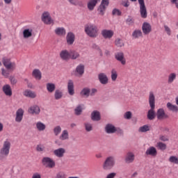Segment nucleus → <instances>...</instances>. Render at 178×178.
<instances>
[{
  "label": "nucleus",
  "mask_w": 178,
  "mask_h": 178,
  "mask_svg": "<svg viewBox=\"0 0 178 178\" xmlns=\"http://www.w3.org/2000/svg\"><path fill=\"white\" fill-rule=\"evenodd\" d=\"M149 105L150 109L147 112V119L149 120H154L156 117L155 113V95H154V92H149Z\"/></svg>",
  "instance_id": "obj_1"
},
{
  "label": "nucleus",
  "mask_w": 178,
  "mask_h": 178,
  "mask_svg": "<svg viewBox=\"0 0 178 178\" xmlns=\"http://www.w3.org/2000/svg\"><path fill=\"white\" fill-rule=\"evenodd\" d=\"M11 147L12 143L10 139H6L0 149V158H6V156H8Z\"/></svg>",
  "instance_id": "obj_2"
},
{
  "label": "nucleus",
  "mask_w": 178,
  "mask_h": 178,
  "mask_svg": "<svg viewBox=\"0 0 178 178\" xmlns=\"http://www.w3.org/2000/svg\"><path fill=\"white\" fill-rule=\"evenodd\" d=\"M85 33L90 38H97L99 29H98V26L95 24H88L85 26Z\"/></svg>",
  "instance_id": "obj_3"
},
{
  "label": "nucleus",
  "mask_w": 178,
  "mask_h": 178,
  "mask_svg": "<svg viewBox=\"0 0 178 178\" xmlns=\"http://www.w3.org/2000/svg\"><path fill=\"white\" fill-rule=\"evenodd\" d=\"M42 165L44 168H47L48 169H54L55 166H56V163H55V161L49 156H44L42 159Z\"/></svg>",
  "instance_id": "obj_4"
},
{
  "label": "nucleus",
  "mask_w": 178,
  "mask_h": 178,
  "mask_svg": "<svg viewBox=\"0 0 178 178\" xmlns=\"http://www.w3.org/2000/svg\"><path fill=\"white\" fill-rule=\"evenodd\" d=\"M113 166H115V157L113 156L107 157L103 163V169L104 170H111Z\"/></svg>",
  "instance_id": "obj_5"
},
{
  "label": "nucleus",
  "mask_w": 178,
  "mask_h": 178,
  "mask_svg": "<svg viewBox=\"0 0 178 178\" xmlns=\"http://www.w3.org/2000/svg\"><path fill=\"white\" fill-rule=\"evenodd\" d=\"M138 1L139 3L140 17H142V19H147L148 13L147 12V7L145 6L144 0H138Z\"/></svg>",
  "instance_id": "obj_6"
},
{
  "label": "nucleus",
  "mask_w": 178,
  "mask_h": 178,
  "mask_svg": "<svg viewBox=\"0 0 178 178\" xmlns=\"http://www.w3.org/2000/svg\"><path fill=\"white\" fill-rule=\"evenodd\" d=\"M3 64L8 70H14L16 67V64L15 63H11L10 59L9 58H3Z\"/></svg>",
  "instance_id": "obj_7"
},
{
  "label": "nucleus",
  "mask_w": 178,
  "mask_h": 178,
  "mask_svg": "<svg viewBox=\"0 0 178 178\" xmlns=\"http://www.w3.org/2000/svg\"><path fill=\"white\" fill-rule=\"evenodd\" d=\"M108 5L109 0H102V3L98 8V10L102 16L105 15V10H106V8H108Z\"/></svg>",
  "instance_id": "obj_8"
},
{
  "label": "nucleus",
  "mask_w": 178,
  "mask_h": 178,
  "mask_svg": "<svg viewBox=\"0 0 178 178\" xmlns=\"http://www.w3.org/2000/svg\"><path fill=\"white\" fill-rule=\"evenodd\" d=\"M42 20L45 24H52V23H54V21L52 20V18H51V15H49V12H44L42 13Z\"/></svg>",
  "instance_id": "obj_9"
},
{
  "label": "nucleus",
  "mask_w": 178,
  "mask_h": 178,
  "mask_svg": "<svg viewBox=\"0 0 178 178\" xmlns=\"http://www.w3.org/2000/svg\"><path fill=\"white\" fill-rule=\"evenodd\" d=\"M142 31L145 35H148L152 31V26L148 22H144L142 26Z\"/></svg>",
  "instance_id": "obj_10"
},
{
  "label": "nucleus",
  "mask_w": 178,
  "mask_h": 178,
  "mask_svg": "<svg viewBox=\"0 0 178 178\" xmlns=\"http://www.w3.org/2000/svg\"><path fill=\"white\" fill-rule=\"evenodd\" d=\"M156 118L158 120H163V119H168L169 115L165 113V110H163V108H159L156 112Z\"/></svg>",
  "instance_id": "obj_11"
},
{
  "label": "nucleus",
  "mask_w": 178,
  "mask_h": 178,
  "mask_svg": "<svg viewBox=\"0 0 178 178\" xmlns=\"http://www.w3.org/2000/svg\"><path fill=\"white\" fill-rule=\"evenodd\" d=\"M115 58L116 60L120 62L121 65H126V58H124V54L123 52H117L115 54Z\"/></svg>",
  "instance_id": "obj_12"
},
{
  "label": "nucleus",
  "mask_w": 178,
  "mask_h": 178,
  "mask_svg": "<svg viewBox=\"0 0 178 178\" xmlns=\"http://www.w3.org/2000/svg\"><path fill=\"white\" fill-rule=\"evenodd\" d=\"M53 154L57 158H63L65 156V154H66V149L63 147H60L54 150Z\"/></svg>",
  "instance_id": "obj_13"
},
{
  "label": "nucleus",
  "mask_w": 178,
  "mask_h": 178,
  "mask_svg": "<svg viewBox=\"0 0 178 178\" xmlns=\"http://www.w3.org/2000/svg\"><path fill=\"white\" fill-rule=\"evenodd\" d=\"M74 40H76V35L72 32H69L66 36V41L67 45H73L74 42Z\"/></svg>",
  "instance_id": "obj_14"
},
{
  "label": "nucleus",
  "mask_w": 178,
  "mask_h": 178,
  "mask_svg": "<svg viewBox=\"0 0 178 178\" xmlns=\"http://www.w3.org/2000/svg\"><path fill=\"white\" fill-rule=\"evenodd\" d=\"M60 58L62 60H70V51L67 49H63L60 52Z\"/></svg>",
  "instance_id": "obj_15"
},
{
  "label": "nucleus",
  "mask_w": 178,
  "mask_h": 178,
  "mask_svg": "<svg viewBox=\"0 0 178 178\" xmlns=\"http://www.w3.org/2000/svg\"><path fill=\"white\" fill-rule=\"evenodd\" d=\"M23 115H24V111L23 108H19L16 112L15 122L20 123L23 120Z\"/></svg>",
  "instance_id": "obj_16"
},
{
  "label": "nucleus",
  "mask_w": 178,
  "mask_h": 178,
  "mask_svg": "<svg viewBox=\"0 0 178 178\" xmlns=\"http://www.w3.org/2000/svg\"><path fill=\"white\" fill-rule=\"evenodd\" d=\"M114 32L112 30L104 29L102 31V35L104 38L111 40L113 37Z\"/></svg>",
  "instance_id": "obj_17"
},
{
  "label": "nucleus",
  "mask_w": 178,
  "mask_h": 178,
  "mask_svg": "<svg viewBox=\"0 0 178 178\" xmlns=\"http://www.w3.org/2000/svg\"><path fill=\"white\" fill-rule=\"evenodd\" d=\"M29 113L31 115H38L40 112V107L37 105H33L28 109Z\"/></svg>",
  "instance_id": "obj_18"
},
{
  "label": "nucleus",
  "mask_w": 178,
  "mask_h": 178,
  "mask_svg": "<svg viewBox=\"0 0 178 178\" xmlns=\"http://www.w3.org/2000/svg\"><path fill=\"white\" fill-rule=\"evenodd\" d=\"M3 92L7 97H12V88L10 87V85L6 84L2 88Z\"/></svg>",
  "instance_id": "obj_19"
},
{
  "label": "nucleus",
  "mask_w": 178,
  "mask_h": 178,
  "mask_svg": "<svg viewBox=\"0 0 178 178\" xmlns=\"http://www.w3.org/2000/svg\"><path fill=\"white\" fill-rule=\"evenodd\" d=\"M135 158H136V156H134V153L128 152L125 156L126 163H133V162H134Z\"/></svg>",
  "instance_id": "obj_20"
},
{
  "label": "nucleus",
  "mask_w": 178,
  "mask_h": 178,
  "mask_svg": "<svg viewBox=\"0 0 178 178\" xmlns=\"http://www.w3.org/2000/svg\"><path fill=\"white\" fill-rule=\"evenodd\" d=\"M145 154L150 156H156V155H158V152L156 151V148L154 147H150L146 150Z\"/></svg>",
  "instance_id": "obj_21"
},
{
  "label": "nucleus",
  "mask_w": 178,
  "mask_h": 178,
  "mask_svg": "<svg viewBox=\"0 0 178 178\" xmlns=\"http://www.w3.org/2000/svg\"><path fill=\"white\" fill-rule=\"evenodd\" d=\"M98 79L101 84H108V76L104 73H100L98 75Z\"/></svg>",
  "instance_id": "obj_22"
},
{
  "label": "nucleus",
  "mask_w": 178,
  "mask_h": 178,
  "mask_svg": "<svg viewBox=\"0 0 178 178\" xmlns=\"http://www.w3.org/2000/svg\"><path fill=\"white\" fill-rule=\"evenodd\" d=\"M67 90L70 95H74V84L73 83V81L70 80L68 81Z\"/></svg>",
  "instance_id": "obj_23"
},
{
  "label": "nucleus",
  "mask_w": 178,
  "mask_h": 178,
  "mask_svg": "<svg viewBox=\"0 0 178 178\" xmlns=\"http://www.w3.org/2000/svg\"><path fill=\"white\" fill-rule=\"evenodd\" d=\"M23 37L24 38H30L33 37V29H26L23 31Z\"/></svg>",
  "instance_id": "obj_24"
},
{
  "label": "nucleus",
  "mask_w": 178,
  "mask_h": 178,
  "mask_svg": "<svg viewBox=\"0 0 178 178\" xmlns=\"http://www.w3.org/2000/svg\"><path fill=\"white\" fill-rule=\"evenodd\" d=\"M141 37H143V31H141L140 29H136L132 33V38L135 40L141 38Z\"/></svg>",
  "instance_id": "obj_25"
},
{
  "label": "nucleus",
  "mask_w": 178,
  "mask_h": 178,
  "mask_svg": "<svg viewBox=\"0 0 178 178\" xmlns=\"http://www.w3.org/2000/svg\"><path fill=\"white\" fill-rule=\"evenodd\" d=\"M46 88L48 92L52 93L56 89V86L53 83H47L46 84Z\"/></svg>",
  "instance_id": "obj_26"
},
{
  "label": "nucleus",
  "mask_w": 178,
  "mask_h": 178,
  "mask_svg": "<svg viewBox=\"0 0 178 178\" xmlns=\"http://www.w3.org/2000/svg\"><path fill=\"white\" fill-rule=\"evenodd\" d=\"M105 129L108 134H112L116 131V128L115 127V126L111 124H107Z\"/></svg>",
  "instance_id": "obj_27"
},
{
  "label": "nucleus",
  "mask_w": 178,
  "mask_h": 178,
  "mask_svg": "<svg viewBox=\"0 0 178 178\" xmlns=\"http://www.w3.org/2000/svg\"><path fill=\"white\" fill-rule=\"evenodd\" d=\"M32 76L35 78L36 80H41L42 78V74L41 71L38 69L33 70L32 72Z\"/></svg>",
  "instance_id": "obj_28"
},
{
  "label": "nucleus",
  "mask_w": 178,
  "mask_h": 178,
  "mask_svg": "<svg viewBox=\"0 0 178 178\" xmlns=\"http://www.w3.org/2000/svg\"><path fill=\"white\" fill-rule=\"evenodd\" d=\"M79 56H80V53H79L77 51L71 50L70 51V59L76 60V59L79 58Z\"/></svg>",
  "instance_id": "obj_29"
},
{
  "label": "nucleus",
  "mask_w": 178,
  "mask_h": 178,
  "mask_svg": "<svg viewBox=\"0 0 178 178\" xmlns=\"http://www.w3.org/2000/svg\"><path fill=\"white\" fill-rule=\"evenodd\" d=\"M55 33L56 35H59L60 37H63L64 35H66V30L64 28L56 29Z\"/></svg>",
  "instance_id": "obj_30"
},
{
  "label": "nucleus",
  "mask_w": 178,
  "mask_h": 178,
  "mask_svg": "<svg viewBox=\"0 0 178 178\" xmlns=\"http://www.w3.org/2000/svg\"><path fill=\"white\" fill-rule=\"evenodd\" d=\"M167 108L169 111H171V112H175L176 113L178 112V106L170 102L167 103Z\"/></svg>",
  "instance_id": "obj_31"
},
{
  "label": "nucleus",
  "mask_w": 178,
  "mask_h": 178,
  "mask_svg": "<svg viewBox=\"0 0 178 178\" xmlns=\"http://www.w3.org/2000/svg\"><path fill=\"white\" fill-rule=\"evenodd\" d=\"M177 77V74L175 73V72H172L168 75V84H172V83H173V81H175V80H176Z\"/></svg>",
  "instance_id": "obj_32"
},
{
  "label": "nucleus",
  "mask_w": 178,
  "mask_h": 178,
  "mask_svg": "<svg viewBox=\"0 0 178 178\" xmlns=\"http://www.w3.org/2000/svg\"><path fill=\"white\" fill-rule=\"evenodd\" d=\"M24 95L28 98H35L37 97V94L35 92L29 90L24 91Z\"/></svg>",
  "instance_id": "obj_33"
},
{
  "label": "nucleus",
  "mask_w": 178,
  "mask_h": 178,
  "mask_svg": "<svg viewBox=\"0 0 178 178\" xmlns=\"http://www.w3.org/2000/svg\"><path fill=\"white\" fill-rule=\"evenodd\" d=\"M97 3H98V2L96 0H90L88 3V8L89 10H94Z\"/></svg>",
  "instance_id": "obj_34"
},
{
  "label": "nucleus",
  "mask_w": 178,
  "mask_h": 178,
  "mask_svg": "<svg viewBox=\"0 0 178 178\" xmlns=\"http://www.w3.org/2000/svg\"><path fill=\"white\" fill-rule=\"evenodd\" d=\"M67 1L68 2H70L71 5H74V6H81V7L84 6V4H83V1L80 0H67Z\"/></svg>",
  "instance_id": "obj_35"
},
{
  "label": "nucleus",
  "mask_w": 178,
  "mask_h": 178,
  "mask_svg": "<svg viewBox=\"0 0 178 178\" xmlns=\"http://www.w3.org/2000/svg\"><path fill=\"white\" fill-rule=\"evenodd\" d=\"M36 129L38 130V131H44L45 129H47V126L45 124L41 122H38L36 123Z\"/></svg>",
  "instance_id": "obj_36"
},
{
  "label": "nucleus",
  "mask_w": 178,
  "mask_h": 178,
  "mask_svg": "<svg viewBox=\"0 0 178 178\" xmlns=\"http://www.w3.org/2000/svg\"><path fill=\"white\" fill-rule=\"evenodd\" d=\"M59 139L62 141H65V140H69V132H67V130L63 131L61 135L59 137Z\"/></svg>",
  "instance_id": "obj_37"
},
{
  "label": "nucleus",
  "mask_w": 178,
  "mask_h": 178,
  "mask_svg": "<svg viewBox=\"0 0 178 178\" xmlns=\"http://www.w3.org/2000/svg\"><path fill=\"white\" fill-rule=\"evenodd\" d=\"M92 120H101V115H99V112L98 111H93L92 113Z\"/></svg>",
  "instance_id": "obj_38"
},
{
  "label": "nucleus",
  "mask_w": 178,
  "mask_h": 178,
  "mask_svg": "<svg viewBox=\"0 0 178 178\" xmlns=\"http://www.w3.org/2000/svg\"><path fill=\"white\" fill-rule=\"evenodd\" d=\"M76 72L80 76H82V74H84V65H78L76 68Z\"/></svg>",
  "instance_id": "obj_39"
},
{
  "label": "nucleus",
  "mask_w": 178,
  "mask_h": 178,
  "mask_svg": "<svg viewBox=\"0 0 178 178\" xmlns=\"http://www.w3.org/2000/svg\"><path fill=\"white\" fill-rule=\"evenodd\" d=\"M170 163H174V165H178V157L177 156H170L168 159Z\"/></svg>",
  "instance_id": "obj_40"
},
{
  "label": "nucleus",
  "mask_w": 178,
  "mask_h": 178,
  "mask_svg": "<svg viewBox=\"0 0 178 178\" xmlns=\"http://www.w3.org/2000/svg\"><path fill=\"white\" fill-rule=\"evenodd\" d=\"M118 79V71L115 69L111 70V80L112 81H116Z\"/></svg>",
  "instance_id": "obj_41"
},
{
  "label": "nucleus",
  "mask_w": 178,
  "mask_h": 178,
  "mask_svg": "<svg viewBox=\"0 0 178 178\" xmlns=\"http://www.w3.org/2000/svg\"><path fill=\"white\" fill-rule=\"evenodd\" d=\"M63 96V94L62 93V91L59 90H56L54 93V98L55 99H60Z\"/></svg>",
  "instance_id": "obj_42"
},
{
  "label": "nucleus",
  "mask_w": 178,
  "mask_h": 178,
  "mask_svg": "<svg viewBox=\"0 0 178 178\" xmlns=\"http://www.w3.org/2000/svg\"><path fill=\"white\" fill-rule=\"evenodd\" d=\"M138 131L139 133H146V131H149V126L143 125L139 128Z\"/></svg>",
  "instance_id": "obj_43"
},
{
  "label": "nucleus",
  "mask_w": 178,
  "mask_h": 178,
  "mask_svg": "<svg viewBox=\"0 0 178 178\" xmlns=\"http://www.w3.org/2000/svg\"><path fill=\"white\" fill-rule=\"evenodd\" d=\"M115 45H116V47L122 48V47L124 46V43L123 42V40H122L121 39L117 38L115 40Z\"/></svg>",
  "instance_id": "obj_44"
},
{
  "label": "nucleus",
  "mask_w": 178,
  "mask_h": 178,
  "mask_svg": "<svg viewBox=\"0 0 178 178\" xmlns=\"http://www.w3.org/2000/svg\"><path fill=\"white\" fill-rule=\"evenodd\" d=\"M81 95H84L85 97L90 96V89L85 88L81 92Z\"/></svg>",
  "instance_id": "obj_45"
},
{
  "label": "nucleus",
  "mask_w": 178,
  "mask_h": 178,
  "mask_svg": "<svg viewBox=\"0 0 178 178\" xmlns=\"http://www.w3.org/2000/svg\"><path fill=\"white\" fill-rule=\"evenodd\" d=\"M159 149H161V151H165L166 149V144L162 143V142H159L157 143V146Z\"/></svg>",
  "instance_id": "obj_46"
},
{
  "label": "nucleus",
  "mask_w": 178,
  "mask_h": 178,
  "mask_svg": "<svg viewBox=\"0 0 178 178\" xmlns=\"http://www.w3.org/2000/svg\"><path fill=\"white\" fill-rule=\"evenodd\" d=\"M60 131H62V128L60 127V126H57L54 127V133L55 136H59V134H60Z\"/></svg>",
  "instance_id": "obj_47"
},
{
  "label": "nucleus",
  "mask_w": 178,
  "mask_h": 178,
  "mask_svg": "<svg viewBox=\"0 0 178 178\" xmlns=\"http://www.w3.org/2000/svg\"><path fill=\"white\" fill-rule=\"evenodd\" d=\"M67 175L66 173L63 171H60L56 173V178H66Z\"/></svg>",
  "instance_id": "obj_48"
},
{
  "label": "nucleus",
  "mask_w": 178,
  "mask_h": 178,
  "mask_svg": "<svg viewBox=\"0 0 178 178\" xmlns=\"http://www.w3.org/2000/svg\"><path fill=\"white\" fill-rule=\"evenodd\" d=\"M112 15L113 16H122V11L118 8H114L112 11Z\"/></svg>",
  "instance_id": "obj_49"
},
{
  "label": "nucleus",
  "mask_w": 178,
  "mask_h": 178,
  "mask_svg": "<svg viewBox=\"0 0 178 178\" xmlns=\"http://www.w3.org/2000/svg\"><path fill=\"white\" fill-rule=\"evenodd\" d=\"M74 111L75 115H81V112H83V107H81V106L79 105L75 108Z\"/></svg>",
  "instance_id": "obj_50"
},
{
  "label": "nucleus",
  "mask_w": 178,
  "mask_h": 178,
  "mask_svg": "<svg viewBox=\"0 0 178 178\" xmlns=\"http://www.w3.org/2000/svg\"><path fill=\"white\" fill-rule=\"evenodd\" d=\"M86 131H91L92 130V124L88 122L84 124Z\"/></svg>",
  "instance_id": "obj_51"
},
{
  "label": "nucleus",
  "mask_w": 178,
  "mask_h": 178,
  "mask_svg": "<svg viewBox=\"0 0 178 178\" xmlns=\"http://www.w3.org/2000/svg\"><path fill=\"white\" fill-rule=\"evenodd\" d=\"M36 151H38V152H43V151H45V146L43 145H38L36 146Z\"/></svg>",
  "instance_id": "obj_52"
},
{
  "label": "nucleus",
  "mask_w": 178,
  "mask_h": 178,
  "mask_svg": "<svg viewBox=\"0 0 178 178\" xmlns=\"http://www.w3.org/2000/svg\"><path fill=\"white\" fill-rule=\"evenodd\" d=\"M126 23L129 26H131V24H133V23H134V19H133L131 17V16H129L128 18L126 20Z\"/></svg>",
  "instance_id": "obj_53"
},
{
  "label": "nucleus",
  "mask_w": 178,
  "mask_h": 178,
  "mask_svg": "<svg viewBox=\"0 0 178 178\" xmlns=\"http://www.w3.org/2000/svg\"><path fill=\"white\" fill-rule=\"evenodd\" d=\"M1 74L4 77H6V79H8V77H9V72L3 68L1 69Z\"/></svg>",
  "instance_id": "obj_54"
},
{
  "label": "nucleus",
  "mask_w": 178,
  "mask_h": 178,
  "mask_svg": "<svg viewBox=\"0 0 178 178\" xmlns=\"http://www.w3.org/2000/svg\"><path fill=\"white\" fill-rule=\"evenodd\" d=\"M164 30L168 34V35H170L172 34V31L170 30V28L168 26V25H164Z\"/></svg>",
  "instance_id": "obj_55"
},
{
  "label": "nucleus",
  "mask_w": 178,
  "mask_h": 178,
  "mask_svg": "<svg viewBox=\"0 0 178 178\" xmlns=\"http://www.w3.org/2000/svg\"><path fill=\"white\" fill-rule=\"evenodd\" d=\"M124 118L128 120L131 119V112L130 111L126 112L124 113Z\"/></svg>",
  "instance_id": "obj_56"
},
{
  "label": "nucleus",
  "mask_w": 178,
  "mask_h": 178,
  "mask_svg": "<svg viewBox=\"0 0 178 178\" xmlns=\"http://www.w3.org/2000/svg\"><path fill=\"white\" fill-rule=\"evenodd\" d=\"M31 178H41V174L40 172H35L32 175Z\"/></svg>",
  "instance_id": "obj_57"
},
{
  "label": "nucleus",
  "mask_w": 178,
  "mask_h": 178,
  "mask_svg": "<svg viewBox=\"0 0 178 178\" xmlns=\"http://www.w3.org/2000/svg\"><path fill=\"white\" fill-rule=\"evenodd\" d=\"M122 5H123L124 8H129V6H130V2L129 1H122Z\"/></svg>",
  "instance_id": "obj_58"
},
{
  "label": "nucleus",
  "mask_w": 178,
  "mask_h": 178,
  "mask_svg": "<svg viewBox=\"0 0 178 178\" xmlns=\"http://www.w3.org/2000/svg\"><path fill=\"white\" fill-rule=\"evenodd\" d=\"M9 80H10L11 84H13V85H15L17 83L16 79H15V77H13V76H10Z\"/></svg>",
  "instance_id": "obj_59"
},
{
  "label": "nucleus",
  "mask_w": 178,
  "mask_h": 178,
  "mask_svg": "<svg viewBox=\"0 0 178 178\" xmlns=\"http://www.w3.org/2000/svg\"><path fill=\"white\" fill-rule=\"evenodd\" d=\"M116 176V173L115 172H111L110 174H108L106 178H115Z\"/></svg>",
  "instance_id": "obj_60"
},
{
  "label": "nucleus",
  "mask_w": 178,
  "mask_h": 178,
  "mask_svg": "<svg viewBox=\"0 0 178 178\" xmlns=\"http://www.w3.org/2000/svg\"><path fill=\"white\" fill-rule=\"evenodd\" d=\"M160 140L161 141H168L169 139L168 138V137H166L165 136H162L160 137Z\"/></svg>",
  "instance_id": "obj_61"
},
{
  "label": "nucleus",
  "mask_w": 178,
  "mask_h": 178,
  "mask_svg": "<svg viewBox=\"0 0 178 178\" xmlns=\"http://www.w3.org/2000/svg\"><path fill=\"white\" fill-rule=\"evenodd\" d=\"M95 92H97V89L92 88L90 94V95L92 96V95H95Z\"/></svg>",
  "instance_id": "obj_62"
},
{
  "label": "nucleus",
  "mask_w": 178,
  "mask_h": 178,
  "mask_svg": "<svg viewBox=\"0 0 178 178\" xmlns=\"http://www.w3.org/2000/svg\"><path fill=\"white\" fill-rule=\"evenodd\" d=\"M170 2L172 5H175L178 3V0H170Z\"/></svg>",
  "instance_id": "obj_63"
},
{
  "label": "nucleus",
  "mask_w": 178,
  "mask_h": 178,
  "mask_svg": "<svg viewBox=\"0 0 178 178\" xmlns=\"http://www.w3.org/2000/svg\"><path fill=\"white\" fill-rule=\"evenodd\" d=\"M138 173L137 172H135L132 174L131 178L137 177Z\"/></svg>",
  "instance_id": "obj_64"
}]
</instances>
